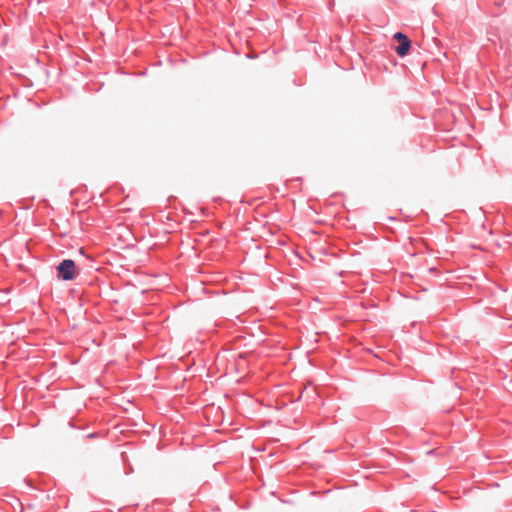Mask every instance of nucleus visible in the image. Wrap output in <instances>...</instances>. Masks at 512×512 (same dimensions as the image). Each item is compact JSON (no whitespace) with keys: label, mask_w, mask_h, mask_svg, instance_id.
Listing matches in <instances>:
<instances>
[{"label":"nucleus","mask_w":512,"mask_h":512,"mask_svg":"<svg viewBox=\"0 0 512 512\" xmlns=\"http://www.w3.org/2000/svg\"><path fill=\"white\" fill-rule=\"evenodd\" d=\"M97 436H98V435H97V433L92 432V433H89V434L86 436V438H88V439H94V438H96Z\"/></svg>","instance_id":"nucleus-3"},{"label":"nucleus","mask_w":512,"mask_h":512,"mask_svg":"<svg viewBox=\"0 0 512 512\" xmlns=\"http://www.w3.org/2000/svg\"><path fill=\"white\" fill-rule=\"evenodd\" d=\"M393 38L398 42V46L395 47V52L399 57H405L408 55L411 49V40L402 32H396Z\"/></svg>","instance_id":"nucleus-2"},{"label":"nucleus","mask_w":512,"mask_h":512,"mask_svg":"<svg viewBox=\"0 0 512 512\" xmlns=\"http://www.w3.org/2000/svg\"><path fill=\"white\" fill-rule=\"evenodd\" d=\"M130 472H132V468H131V467H128V470L126 471V473L128 474V473H130Z\"/></svg>","instance_id":"nucleus-4"},{"label":"nucleus","mask_w":512,"mask_h":512,"mask_svg":"<svg viewBox=\"0 0 512 512\" xmlns=\"http://www.w3.org/2000/svg\"><path fill=\"white\" fill-rule=\"evenodd\" d=\"M56 277L60 281H73L80 273L79 268L72 259H63L56 266Z\"/></svg>","instance_id":"nucleus-1"}]
</instances>
